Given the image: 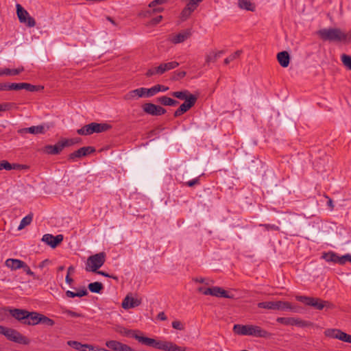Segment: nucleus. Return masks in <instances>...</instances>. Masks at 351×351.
Wrapping results in <instances>:
<instances>
[{
	"instance_id": "1",
	"label": "nucleus",
	"mask_w": 351,
	"mask_h": 351,
	"mask_svg": "<svg viewBox=\"0 0 351 351\" xmlns=\"http://www.w3.org/2000/svg\"><path fill=\"white\" fill-rule=\"evenodd\" d=\"M123 330L119 332L125 336H132L139 343L164 351H186V348L178 346L171 341H159L155 339L143 337L140 335L141 332L138 330H127L123 328Z\"/></svg>"
},
{
	"instance_id": "2",
	"label": "nucleus",
	"mask_w": 351,
	"mask_h": 351,
	"mask_svg": "<svg viewBox=\"0 0 351 351\" xmlns=\"http://www.w3.org/2000/svg\"><path fill=\"white\" fill-rule=\"evenodd\" d=\"M233 330L236 334L240 335H249L256 337L267 338L270 337V333L261 328L260 326L254 325H241L235 324Z\"/></svg>"
},
{
	"instance_id": "3",
	"label": "nucleus",
	"mask_w": 351,
	"mask_h": 351,
	"mask_svg": "<svg viewBox=\"0 0 351 351\" xmlns=\"http://www.w3.org/2000/svg\"><path fill=\"white\" fill-rule=\"evenodd\" d=\"M324 41L341 42L346 38V34L339 28H324L317 32Z\"/></svg>"
},
{
	"instance_id": "4",
	"label": "nucleus",
	"mask_w": 351,
	"mask_h": 351,
	"mask_svg": "<svg viewBox=\"0 0 351 351\" xmlns=\"http://www.w3.org/2000/svg\"><path fill=\"white\" fill-rule=\"evenodd\" d=\"M296 300L317 310H322L325 307L328 308H332L334 307V305L328 301L322 300L318 298L298 295L296 296Z\"/></svg>"
},
{
	"instance_id": "5",
	"label": "nucleus",
	"mask_w": 351,
	"mask_h": 351,
	"mask_svg": "<svg viewBox=\"0 0 351 351\" xmlns=\"http://www.w3.org/2000/svg\"><path fill=\"white\" fill-rule=\"evenodd\" d=\"M106 257V254L104 252L90 256L86 263V271L96 272L104 264Z\"/></svg>"
},
{
	"instance_id": "6",
	"label": "nucleus",
	"mask_w": 351,
	"mask_h": 351,
	"mask_svg": "<svg viewBox=\"0 0 351 351\" xmlns=\"http://www.w3.org/2000/svg\"><path fill=\"white\" fill-rule=\"evenodd\" d=\"M111 128V125L108 123H98L93 122L86 125L77 130V133L80 135H90L93 133H100L106 132Z\"/></svg>"
},
{
	"instance_id": "7",
	"label": "nucleus",
	"mask_w": 351,
	"mask_h": 351,
	"mask_svg": "<svg viewBox=\"0 0 351 351\" xmlns=\"http://www.w3.org/2000/svg\"><path fill=\"white\" fill-rule=\"evenodd\" d=\"M16 14L20 23L25 24L28 27H33L36 25L35 19L32 17L28 12L20 4H16Z\"/></svg>"
},
{
	"instance_id": "8",
	"label": "nucleus",
	"mask_w": 351,
	"mask_h": 351,
	"mask_svg": "<svg viewBox=\"0 0 351 351\" xmlns=\"http://www.w3.org/2000/svg\"><path fill=\"white\" fill-rule=\"evenodd\" d=\"M198 291L202 293L205 295H212L217 298H233V295H230L223 289L219 287H213L210 288H198Z\"/></svg>"
},
{
	"instance_id": "9",
	"label": "nucleus",
	"mask_w": 351,
	"mask_h": 351,
	"mask_svg": "<svg viewBox=\"0 0 351 351\" xmlns=\"http://www.w3.org/2000/svg\"><path fill=\"white\" fill-rule=\"evenodd\" d=\"M276 322L285 326H296L300 328L311 326L313 324L297 317H278Z\"/></svg>"
},
{
	"instance_id": "10",
	"label": "nucleus",
	"mask_w": 351,
	"mask_h": 351,
	"mask_svg": "<svg viewBox=\"0 0 351 351\" xmlns=\"http://www.w3.org/2000/svg\"><path fill=\"white\" fill-rule=\"evenodd\" d=\"M106 346L110 350L97 348L96 351H136L128 345L114 340L106 341Z\"/></svg>"
},
{
	"instance_id": "11",
	"label": "nucleus",
	"mask_w": 351,
	"mask_h": 351,
	"mask_svg": "<svg viewBox=\"0 0 351 351\" xmlns=\"http://www.w3.org/2000/svg\"><path fill=\"white\" fill-rule=\"evenodd\" d=\"M4 336L6 337L10 341L18 343H22L27 345L29 343V340L21 335L19 332L17 330L7 328L4 334Z\"/></svg>"
},
{
	"instance_id": "12",
	"label": "nucleus",
	"mask_w": 351,
	"mask_h": 351,
	"mask_svg": "<svg viewBox=\"0 0 351 351\" xmlns=\"http://www.w3.org/2000/svg\"><path fill=\"white\" fill-rule=\"evenodd\" d=\"M197 97L194 95H191L190 97L186 99L183 104H182L180 107L175 111L174 117H178L187 112L190 108H191L197 101Z\"/></svg>"
},
{
	"instance_id": "13",
	"label": "nucleus",
	"mask_w": 351,
	"mask_h": 351,
	"mask_svg": "<svg viewBox=\"0 0 351 351\" xmlns=\"http://www.w3.org/2000/svg\"><path fill=\"white\" fill-rule=\"evenodd\" d=\"M143 111L152 116H160L167 112L166 109L152 103H146L143 106Z\"/></svg>"
},
{
	"instance_id": "14",
	"label": "nucleus",
	"mask_w": 351,
	"mask_h": 351,
	"mask_svg": "<svg viewBox=\"0 0 351 351\" xmlns=\"http://www.w3.org/2000/svg\"><path fill=\"white\" fill-rule=\"evenodd\" d=\"M63 239L62 234L53 236L51 234H45L43 236L41 240L51 247L56 248L63 241Z\"/></svg>"
},
{
	"instance_id": "15",
	"label": "nucleus",
	"mask_w": 351,
	"mask_h": 351,
	"mask_svg": "<svg viewBox=\"0 0 351 351\" xmlns=\"http://www.w3.org/2000/svg\"><path fill=\"white\" fill-rule=\"evenodd\" d=\"M95 152V149L93 147L88 146V147H83L73 152V153H71L69 155V160H74L75 158H80L83 156H86L91 153H93Z\"/></svg>"
},
{
	"instance_id": "16",
	"label": "nucleus",
	"mask_w": 351,
	"mask_h": 351,
	"mask_svg": "<svg viewBox=\"0 0 351 351\" xmlns=\"http://www.w3.org/2000/svg\"><path fill=\"white\" fill-rule=\"evenodd\" d=\"M10 314L16 319L25 324V322L29 315V311L24 309L14 308L10 310Z\"/></svg>"
},
{
	"instance_id": "17",
	"label": "nucleus",
	"mask_w": 351,
	"mask_h": 351,
	"mask_svg": "<svg viewBox=\"0 0 351 351\" xmlns=\"http://www.w3.org/2000/svg\"><path fill=\"white\" fill-rule=\"evenodd\" d=\"M141 304V300L135 299L130 295H127L123 300L121 306L124 309H129L138 306Z\"/></svg>"
},
{
	"instance_id": "18",
	"label": "nucleus",
	"mask_w": 351,
	"mask_h": 351,
	"mask_svg": "<svg viewBox=\"0 0 351 351\" xmlns=\"http://www.w3.org/2000/svg\"><path fill=\"white\" fill-rule=\"evenodd\" d=\"M179 66V63L176 61L161 63L158 66V73L159 75H162L165 72L172 70Z\"/></svg>"
},
{
	"instance_id": "19",
	"label": "nucleus",
	"mask_w": 351,
	"mask_h": 351,
	"mask_svg": "<svg viewBox=\"0 0 351 351\" xmlns=\"http://www.w3.org/2000/svg\"><path fill=\"white\" fill-rule=\"evenodd\" d=\"M63 149L61 141H59L54 145H47L45 146L43 150L47 154L56 155L60 154Z\"/></svg>"
},
{
	"instance_id": "20",
	"label": "nucleus",
	"mask_w": 351,
	"mask_h": 351,
	"mask_svg": "<svg viewBox=\"0 0 351 351\" xmlns=\"http://www.w3.org/2000/svg\"><path fill=\"white\" fill-rule=\"evenodd\" d=\"M191 36V30L190 29H185L174 36L171 41L175 44L180 43L188 39Z\"/></svg>"
},
{
	"instance_id": "21",
	"label": "nucleus",
	"mask_w": 351,
	"mask_h": 351,
	"mask_svg": "<svg viewBox=\"0 0 351 351\" xmlns=\"http://www.w3.org/2000/svg\"><path fill=\"white\" fill-rule=\"evenodd\" d=\"M5 265L12 270H16L24 267L25 262L19 259L8 258L5 261Z\"/></svg>"
},
{
	"instance_id": "22",
	"label": "nucleus",
	"mask_w": 351,
	"mask_h": 351,
	"mask_svg": "<svg viewBox=\"0 0 351 351\" xmlns=\"http://www.w3.org/2000/svg\"><path fill=\"white\" fill-rule=\"evenodd\" d=\"M277 60L280 65L284 68L287 67L290 62V56L286 51L279 52L277 54Z\"/></svg>"
},
{
	"instance_id": "23",
	"label": "nucleus",
	"mask_w": 351,
	"mask_h": 351,
	"mask_svg": "<svg viewBox=\"0 0 351 351\" xmlns=\"http://www.w3.org/2000/svg\"><path fill=\"white\" fill-rule=\"evenodd\" d=\"M19 133H30L33 134H44L45 130L43 125L32 126L29 128H23L19 130Z\"/></svg>"
},
{
	"instance_id": "24",
	"label": "nucleus",
	"mask_w": 351,
	"mask_h": 351,
	"mask_svg": "<svg viewBox=\"0 0 351 351\" xmlns=\"http://www.w3.org/2000/svg\"><path fill=\"white\" fill-rule=\"evenodd\" d=\"M25 166L23 165H19V164H11L7 160H1L0 161V171L2 169H5L8 171L12 170V169H25Z\"/></svg>"
},
{
	"instance_id": "25",
	"label": "nucleus",
	"mask_w": 351,
	"mask_h": 351,
	"mask_svg": "<svg viewBox=\"0 0 351 351\" xmlns=\"http://www.w3.org/2000/svg\"><path fill=\"white\" fill-rule=\"evenodd\" d=\"M40 313L34 311H29V315L27 316V320L25 322V324L34 326L40 324Z\"/></svg>"
},
{
	"instance_id": "26",
	"label": "nucleus",
	"mask_w": 351,
	"mask_h": 351,
	"mask_svg": "<svg viewBox=\"0 0 351 351\" xmlns=\"http://www.w3.org/2000/svg\"><path fill=\"white\" fill-rule=\"evenodd\" d=\"M23 71H24V67L22 66H19L16 69H8V68L1 69H0V76H2V75H10V76L17 75L20 74L21 72H23Z\"/></svg>"
},
{
	"instance_id": "27",
	"label": "nucleus",
	"mask_w": 351,
	"mask_h": 351,
	"mask_svg": "<svg viewBox=\"0 0 351 351\" xmlns=\"http://www.w3.org/2000/svg\"><path fill=\"white\" fill-rule=\"evenodd\" d=\"M195 10L196 8L188 3L180 13V19L182 21L187 20Z\"/></svg>"
},
{
	"instance_id": "28",
	"label": "nucleus",
	"mask_w": 351,
	"mask_h": 351,
	"mask_svg": "<svg viewBox=\"0 0 351 351\" xmlns=\"http://www.w3.org/2000/svg\"><path fill=\"white\" fill-rule=\"evenodd\" d=\"M156 101L163 106H176L179 104V102L177 100H175V99L170 98L169 97H167V96H162V97H158L156 99Z\"/></svg>"
},
{
	"instance_id": "29",
	"label": "nucleus",
	"mask_w": 351,
	"mask_h": 351,
	"mask_svg": "<svg viewBox=\"0 0 351 351\" xmlns=\"http://www.w3.org/2000/svg\"><path fill=\"white\" fill-rule=\"evenodd\" d=\"M342 333V330L336 328H328L324 331L325 336L332 339H337L339 340H341Z\"/></svg>"
},
{
	"instance_id": "30",
	"label": "nucleus",
	"mask_w": 351,
	"mask_h": 351,
	"mask_svg": "<svg viewBox=\"0 0 351 351\" xmlns=\"http://www.w3.org/2000/svg\"><path fill=\"white\" fill-rule=\"evenodd\" d=\"M322 257L327 262L339 263V256L333 252H325Z\"/></svg>"
},
{
	"instance_id": "31",
	"label": "nucleus",
	"mask_w": 351,
	"mask_h": 351,
	"mask_svg": "<svg viewBox=\"0 0 351 351\" xmlns=\"http://www.w3.org/2000/svg\"><path fill=\"white\" fill-rule=\"evenodd\" d=\"M170 94L172 97L181 100H184V101H186V99H188L191 95L187 90H184L182 91H174L171 92Z\"/></svg>"
},
{
	"instance_id": "32",
	"label": "nucleus",
	"mask_w": 351,
	"mask_h": 351,
	"mask_svg": "<svg viewBox=\"0 0 351 351\" xmlns=\"http://www.w3.org/2000/svg\"><path fill=\"white\" fill-rule=\"evenodd\" d=\"M223 53V51H212L206 55V63L215 62Z\"/></svg>"
},
{
	"instance_id": "33",
	"label": "nucleus",
	"mask_w": 351,
	"mask_h": 351,
	"mask_svg": "<svg viewBox=\"0 0 351 351\" xmlns=\"http://www.w3.org/2000/svg\"><path fill=\"white\" fill-rule=\"evenodd\" d=\"M239 6L241 9H245L249 11H254L255 5L250 0H239Z\"/></svg>"
},
{
	"instance_id": "34",
	"label": "nucleus",
	"mask_w": 351,
	"mask_h": 351,
	"mask_svg": "<svg viewBox=\"0 0 351 351\" xmlns=\"http://www.w3.org/2000/svg\"><path fill=\"white\" fill-rule=\"evenodd\" d=\"M289 309L294 312H297V310L292 306L291 303L288 302L276 301V310H287Z\"/></svg>"
},
{
	"instance_id": "35",
	"label": "nucleus",
	"mask_w": 351,
	"mask_h": 351,
	"mask_svg": "<svg viewBox=\"0 0 351 351\" xmlns=\"http://www.w3.org/2000/svg\"><path fill=\"white\" fill-rule=\"evenodd\" d=\"M88 288L92 293H99L104 289V286L101 282H95L90 283Z\"/></svg>"
},
{
	"instance_id": "36",
	"label": "nucleus",
	"mask_w": 351,
	"mask_h": 351,
	"mask_svg": "<svg viewBox=\"0 0 351 351\" xmlns=\"http://www.w3.org/2000/svg\"><path fill=\"white\" fill-rule=\"evenodd\" d=\"M32 219H33L32 213H29V215H27V216L23 217L22 219V220L21 221V223L18 227V230H22L27 226L29 225L32 221Z\"/></svg>"
},
{
	"instance_id": "37",
	"label": "nucleus",
	"mask_w": 351,
	"mask_h": 351,
	"mask_svg": "<svg viewBox=\"0 0 351 351\" xmlns=\"http://www.w3.org/2000/svg\"><path fill=\"white\" fill-rule=\"evenodd\" d=\"M257 306L268 310H276V302H262L258 303Z\"/></svg>"
},
{
	"instance_id": "38",
	"label": "nucleus",
	"mask_w": 351,
	"mask_h": 351,
	"mask_svg": "<svg viewBox=\"0 0 351 351\" xmlns=\"http://www.w3.org/2000/svg\"><path fill=\"white\" fill-rule=\"evenodd\" d=\"M241 53H242L241 50H237V51L232 53L231 55H230L228 57H227L224 60V64H228L230 62L237 59L241 56Z\"/></svg>"
},
{
	"instance_id": "39",
	"label": "nucleus",
	"mask_w": 351,
	"mask_h": 351,
	"mask_svg": "<svg viewBox=\"0 0 351 351\" xmlns=\"http://www.w3.org/2000/svg\"><path fill=\"white\" fill-rule=\"evenodd\" d=\"M341 60L343 65L348 69L351 70V57L346 54H342Z\"/></svg>"
},
{
	"instance_id": "40",
	"label": "nucleus",
	"mask_w": 351,
	"mask_h": 351,
	"mask_svg": "<svg viewBox=\"0 0 351 351\" xmlns=\"http://www.w3.org/2000/svg\"><path fill=\"white\" fill-rule=\"evenodd\" d=\"M23 89L30 92H34L43 89V86H37L31 84L24 83Z\"/></svg>"
},
{
	"instance_id": "41",
	"label": "nucleus",
	"mask_w": 351,
	"mask_h": 351,
	"mask_svg": "<svg viewBox=\"0 0 351 351\" xmlns=\"http://www.w3.org/2000/svg\"><path fill=\"white\" fill-rule=\"evenodd\" d=\"M80 142V140L77 138H69V139H64L61 141V143L62 145L63 148L66 147L71 146L75 143H77Z\"/></svg>"
},
{
	"instance_id": "42",
	"label": "nucleus",
	"mask_w": 351,
	"mask_h": 351,
	"mask_svg": "<svg viewBox=\"0 0 351 351\" xmlns=\"http://www.w3.org/2000/svg\"><path fill=\"white\" fill-rule=\"evenodd\" d=\"M40 323L45 324L49 326H52L54 325L55 322L53 319L46 317L45 315L41 314L40 318Z\"/></svg>"
},
{
	"instance_id": "43",
	"label": "nucleus",
	"mask_w": 351,
	"mask_h": 351,
	"mask_svg": "<svg viewBox=\"0 0 351 351\" xmlns=\"http://www.w3.org/2000/svg\"><path fill=\"white\" fill-rule=\"evenodd\" d=\"M185 71H175L172 73V75L171 77V80L173 81H177L180 79H182L186 75Z\"/></svg>"
},
{
	"instance_id": "44",
	"label": "nucleus",
	"mask_w": 351,
	"mask_h": 351,
	"mask_svg": "<svg viewBox=\"0 0 351 351\" xmlns=\"http://www.w3.org/2000/svg\"><path fill=\"white\" fill-rule=\"evenodd\" d=\"M66 343L68 346L72 347L73 348L77 350H82L83 348V344L77 341H68Z\"/></svg>"
},
{
	"instance_id": "45",
	"label": "nucleus",
	"mask_w": 351,
	"mask_h": 351,
	"mask_svg": "<svg viewBox=\"0 0 351 351\" xmlns=\"http://www.w3.org/2000/svg\"><path fill=\"white\" fill-rule=\"evenodd\" d=\"M158 89L159 88H158L157 84L151 87L150 88H146L147 97H151L155 95L156 93H159Z\"/></svg>"
},
{
	"instance_id": "46",
	"label": "nucleus",
	"mask_w": 351,
	"mask_h": 351,
	"mask_svg": "<svg viewBox=\"0 0 351 351\" xmlns=\"http://www.w3.org/2000/svg\"><path fill=\"white\" fill-rule=\"evenodd\" d=\"M125 100H133L138 99L134 90L128 92L124 96Z\"/></svg>"
},
{
	"instance_id": "47",
	"label": "nucleus",
	"mask_w": 351,
	"mask_h": 351,
	"mask_svg": "<svg viewBox=\"0 0 351 351\" xmlns=\"http://www.w3.org/2000/svg\"><path fill=\"white\" fill-rule=\"evenodd\" d=\"M347 261L351 263V255L348 254L341 256H339V264L343 265Z\"/></svg>"
},
{
	"instance_id": "48",
	"label": "nucleus",
	"mask_w": 351,
	"mask_h": 351,
	"mask_svg": "<svg viewBox=\"0 0 351 351\" xmlns=\"http://www.w3.org/2000/svg\"><path fill=\"white\" fill-rule=\"evenodd\" d=\"M138 98L147 97L146 88H139L134 89Z\"/></svg>"
},
{
	"instance_id": "49",
	"label": "nucleus",
	"mask_w": 351,
	"mask_h": 351,
	"mask_svg": "<svg viewBox=\"0 0 351 351\" xmlns=\"http://www.w3.org/2000/svg\"><path fill=\"white\" fill-rule=\"evenodd\" d=\"M193 280L196 282L204 283L206 285H209L210 284L213 282V281L212 280H210L208 278H202V277L195 278L193 279Z\"/></svg>"
},
{
	"instance_id": "50",
	"label": "nucleus",
	"mask_w": 351,
	"mask_h": 351,
	"mask_svg": "<svg viewBox=\"0 0 351 351\" xmlns=\"http://www.w3.org/2000/svg\"><path fill=\"white\" fill-rule=\"evenodd\" d=\"M24 83H10V90H19L23 89Z\"/></svg>"
},
{
	"instance_id": "51",
	"label": "nucleus",
	"mask_w": 351,
	"mask_h": 351,
	"mask_svg": "<svg viewBox=\"0 0 351 351\" xmlns=\"http://www.w3.org/2000/svg\"><path fill=\"white\" fill-rule=\"evenodd\" d=\"M24 269L25 273L27 275L32 276L34 279H38V278L35 275V274L30 269L29 267L25 263V266L22 267Z\"/></svg>"
},
{
	"instance_id": "52",
	"label": "nucleus",
	"mask_w": 351,
	"mask_h": 351,
	"mask_svg": "<svg viewBox=\"0 0 351 351\" xmlns=\"http://www.w3.org/2000/svg\"><path fill=\"white\" fill-rule=\"evenodd\" d=\"M172 327L179 330H182L184 328L183 324L180 321H173L172 322Z\"/></svg>"
},
{
	"instance_id": "53",
	"label": "nucleus",
	"mask_w": 351,
	"mask_h": 351,
	"mask_svg": "<svg viewBox=\"0 0 351 351\" xmlns=\"http://www.w3.org/2000/svg\"><path fill=\"white\" fill-rule=\"evenodd\" d=\"M158 66H156V67L149 69L147 71V73H145V75L147 77H151V76L154 75H158Z\"/></svg>"
},
{
	"instance_id": "54",
	"label": "nucleus",
	"mask_w": 351,
	"mask_h": 351,
	"mask_svg": "<svg viewBox=\"0 0 351 351\" xmlns=\"http://www.w3.org/2000/svg\"><path fill=\"white\" fill-rule=\"evenodd\" d=\"M64 313H66V315L72 317H82V315L80 314V313H76V312H74V311H72L71 310H64Z\"/></svg>"
},
{
	"instance_id": "55",
	"label": "nucleus",
	"mask_w": 351,
	"mask_h": 351,
	"mask_svg": "<svg viewBox=\"0 0 351 351\" xmlns=\"http://www.w3.org/2000/svg\"><path fill=\"white\" fill-rule=\"evenodd\" d=\"M260 226H263L265 228L269 231V230H279V227L276 225H271V224H260Z\"/></svg>"
},
{
	"instance_id": "56",
	"label": "nucleus",
	"mask_w": 351,
	"mask_h": 351,
	"mask_svg": "<svg viewBox=\"0 0 351 351\" xmlns=\"http://www.w3.org/2000/svg\"><path fill=\"white\" fill-rule=\"evenodd\" d=\"M341 341L351 343V335L343 332Z\"/></svg>"
},
{
	"instance_id": "57",
	"label": "nucleus",
	"mask_w": 351,
	"mask_h": 351,
	"mask_svg": "<svg viewBox=\"0 0 351 351\" xmlns=\"http://www.w3.org/2000/svg\"><path fill=\"white\" fill-rule=\"evenodd\" d=\"M12 104L10 103H3L0 104V112L7 111L11 108Z\"/></svg>"
},
{
	"instance_id": "58",
	"label": "nucleus",
	"mask_w": 351,
	"mask_h": 351,
	"mask_svg": "<svg viewBox=\"0 0 351 351\" xmlns=\"http://www.w3.org/2000/svg\"><path fill=\"white\" fill-rule=\"evenodd\" d=\"M166 1H167V0H154V1H152L149 4V8H154V7H155L156 5H161V4H163V3H165Z\"/></svg>"
},
{
	"instance_id": "59",
	"label": "nucleus",
	"mask_w": 351,
	"mask_h": 351,
	"mask_svg": "<svg viewBox=\"0 0 351 351\" xmlns=\"http://www.w3.org/2000/svg\"><path fill=\"white\" fill-rule=\"evenodd\" d=\"M97 348L89 344H83L82 351H96Z\"/></svg>"
},
{
	"instance_id": "60",
	"label": "nucleus",
	"mask_w": 351,
	"mask_h": 351,
	"mask_svg": "<svg viewBox=\"0 0 351 351\" xmlns=\"http://www.w3.org/2000/svg\"><path fill=\"white\" fill-rule=\"evenodd\" d=\"M97 274H99V275H101V276H104L105 277H108V278H112L116 280H118V278L117 276H112V275H110L109 274L105 272V271H96Z\"/></svg>"
},
{
	"instance_id": "61",
	"label": "nucleus",
	"mask_w": 351,
	"mask_h": 351,
	"mask_svg": "<svg viewBox=\"0 0 351 351\" xmlns=\"http://www.w3.org/2000/svg\"><path fill=\"white\" fill-rule=\"evenodd\" d=\"M10 83H0V90H10Z\"/></svg>"
},
{
	"instance_id": "62",
	"label": "nucleus",
	"mask_w": 351,
	"mask_h": 351,
	"mask_svg": "<svg viewBox=\"0 0 351 351\" xmlns=\"http://www.w3.org/2000/svg\"><path fill=\"white\" fill-rule=\"evenodd\" d=\"M162 19V16L161 15L158 16L157 17L154 18L151 20L150 24L155 25L159 23Z\"/></svg>"
},
{
	"instance_id": "63",
	"label": "nucleus",
	"mask_w": 351,
	"mask_h": 351,
	"mask_svg": "<svg viewBox=\"0 0 351 351\" xmlns=\"http://www.w3.org/2000/svg\"><path fill=\"white\" fill-rule=\"evenodd\" d=\"M199 178H196L192 180H190L186 183L188 186L192 187L199 183Z\"/></svg>"
},
{
	"instance_id": "64",
	"label": "nucleus",
	"mask_w": 351,
	"mask_h": 351,
	"mask_svg": "<svg viewBox=\"0 0 351 351\" xmlns=\"http://www.w3.org/2000/svg\"><path fill=\"white\" fill-rule=\"evenodd\" d=\"M204 0H189V3L197 9L199 4Z\"/></svg>"
}]
</instances>
